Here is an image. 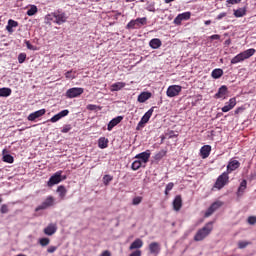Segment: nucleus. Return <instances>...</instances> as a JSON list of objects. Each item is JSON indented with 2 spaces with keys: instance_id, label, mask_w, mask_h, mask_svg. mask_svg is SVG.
<instances>
[{
  "instance_id": "obj_2",
  "label": "nucleus",
  "mask_w": 256,
  "mask_h": 256,
  "mask_svg": "<svg viewBox=\"0 0 256 256\" xmlns=\"http://www.w3.org/2000/svg\"><path fill=\"white\" fill-rule=\"evenodd\" d=\"M213 231V222L206 223L202 228H200L194 235V241H203L211 235Z\"/></svg>"
},
{
  "instance_id": "obj_21",
  "label": "nucleus",
  "mask_w": 256,
  "mask_h": 256,
  "mask_svg": "<svg viewBox=\"0 0 256 256\" xmlns=\"http://www.w3.org/2000/svg\"><path fill=\"white\" fill-rule=\"evenodd\" d=\"M151 152L149 150L136 155V159H141L142 163H148Z\"/></svg>"
},
{
  "instance_id": "obj_28",
  "label": "nucleus",
  "mask_w": 256,
  "mask_h": 256,
  "mask_svg": "<svg viewBox=\"0 0 256 256\" xmlns=\"http://www.w3.org/2000/svg\"><path fill=\"white\" fill-rule=\"evenodd\" d=\"M98 147L100 149H107V147H109V139L105 138V137H101L98 140Z\"/></svg>"
},
{
  "instance_id": "obj_7",
  "label": "nucleus",
  "mask_w": 256,
  "mask_h": 256,
  "mask_svg": "<svg viewBox=\"0 0 256 256\" xmlns=\"http://www.w3.org/2000/svg\"><path fill=\"white\" fill-rule=\"evenodd\" d=\"M53 205H55V198H53V196H48L41 205L36 207L35 211H43L45 209H49V207H53Z\"/></svg>"
},
{
  "instance_id": "obj_56",
  "label": "nucleus",
  "mask_w": 256,
  "mask_h": 256,
  "mask_svg": "<svg viewBox=\"0 0 256 256\" xmlns=\"http://www.w3.org/2000/svg\"><path fill=\"white\" fill-rule=\"evenodd\" d=\"M165 153H166L165 151H162V152L156 154V159H161L162 157H165Z\"/></svg>"
},
{
  "instance_id": "obj_30",
  "label": "nucleus",
  "mask_w": 256,
  "mask_h": 256,
  "mask_svg": "<svg viewBox=\"0 0 256 256\" xmlns=\"http://www.w3.org/2000/svg\"><path fill=\"white\" fill-rule=\"evenodd\" d=\"M57 193L59 194L60 199H65V196L67 195V188H65L63 185H60L57 188Z\"/></svg>"
},
{
  "instance_id": "obj_33",
  "label": "nucleus",
  "mask_w": 256,
  "mask_h": 256,
  "mask_svg": "<svg viewBox=\"0 0 256 256\" xmlns=\"http://www.w3.org/2000/svg\"><path fill=\"white\" fill-rule=\"evenodd\" d=\"M246 189H247V180H242L238 188V195H240L241 193H244Z\"/></svg>"
},
{
  "instance_id": "obj_36",
  "label": "nucleus",
  "mask_w": 256,
  "mask_h": 256,
  "mask_svg": "<svg viewBox=\"0 0 256 256\" xmlns=\"http://www.w3.org/2000/svg\"><path fill=\"white\" fill-rule=\"evenodd\" d=\"M113 181V176L106 174L103 176V183L104 185L107 187V185H109V182Z\"/></svg>"
},
{
  "instance_id": "obj_38",
  "label": "nucleus",
  "mask_w": 256,
  "mask_h": 256,
  "mask_svg": "<svg viewBox=\"0 0 256 256\" xmlns=\"http://www.w3.org/2000/svg\"><path fill=\"white\" fill-rule=\"evenodd\" d=\"M86 109H88V111H96V109H99V111H101V107H99L95 104H88L86 106Z\"/></svg>"
},
{
  "instance_id": "obj_44",
  "label": "nucleus",
  "mask_w": 256,
  "mask_h": 256,
  "mask_svg": "<svg viewBox=\"0 0 256 256\" xmlns=\"http://www.w3.org/2000/svg\"><path fill=\"white\" fill-rule=\"evenodd\" d=\"M69 115V110H62L58 113V116H60V119H63V117H67Z\"/></svg>"
},
{
  "instance_id": "obj_40",
  "label": "nucleus",
  "mask_w": 256,
  "mask_h": 256,
  "mask_svg": "<svg viewBox=\"0 0 256 256\" xmlns=\"http://www.w3.org/2000/svg\"><path fill=\"white\" fill-rule=\"evenodd\" d=\"M39 243L42 247H47V245H49V243H50V240H49V238H41L39 240Z\"/></svg>"
},
{
  "instance_id": "obj_24",
  "label": "nucleus",
  "mask_w": 256,
  "mask_h": 256,
  "mask_svg": "<svg viewBox=\"0 0 256 256\" xmlns=\"http://www.w3.org/2000/svg\"><path fill=\"white\" fill-rule=\"evenodd\" d=\"M45 235H55L57 233V226L55 224H49L45 229H44Z\"/></svg>"
},
{
  "instance_id": "obj_46",
  "label": "nucleus",
  "mask_w": 256,
  "mask_h": 256,
  "mask_svg": "<svg viewBox=\"0 0 256 256\" xmlns=\"http://www.w3.org/2000/svg\"><path fill=\"white\" fill-rule=\"evenodd\" d=\"M248 223H249V225H255L256 217L255 216L248 217Z\"/></svg>"
},
{
  "instance_id": "obj_20",
  "label": "nucleus",
  "mask_w": 256,
  "mask_h": 256,
  "mask_svg": "<svg viewBox=\"0 0 256 256\" xmlns=\"http://www.w3.org/2000/svg\"><path fill=\"white\" fill-rule=\"evenodd\" d=\"M152 95L153 94L151 92H142L139 94L137 101L138 103H145V101H149V99H151Z\"/></svg>"
},
{
  "instance_id": "obj_25",
  "label": "nucleus",
  "mask_w": 256,
  "mask_h": 256,
  "mask_svg": "<svg viewBox=\"0 0 256 256\" xmlns=\"http://www.w3.org/2000/svg\"><path fill=\"white\" fill-rule=\"evenodd\" d=\"M15 27H19V22L13 19H9L8 24L6 26V31H8V33H13V28Z\"/></svg>"
},
{
  "instance_id": "obj_35",
  "label": "nucleus",
  "mask_w": 256,
  "mask_h": 256,
  "mask_svg": "<svg viewBox=\"0 0 256 256\" xmlns=\"http://www.w3.org/2000/svg\"><path fill=\"white\" fill-rule=\"evenodd\" d=\"M37 11H38L37 6L32 5L30 7V9H28V11H27L28 17H33V15H35L37 13Z\"/></svg>"
},
{
  "instance_id": "obj_49",
  "label": "nucleus",
  "mask_w": 256,
  "mask_h": 256,
  "mask_svg": "<svg viewBox=\"0 0 256 256\" xmlns=\"http://www.w3.org/2000/svg\"><path fill=\"white\" fill-rule=\"evenodd\" d=\"M210 39L212 41H219V39H221V35L214 34V35L210 36Z\"/></svg>"
},
{
  "instance_id": "obj_52",
  "label": "nucleus",
  "mask_w": 256,
  "mask_h": 256,
  "mask_svg": "<svg viewBox=\"0 0 256 256\" xmlns=\"http://www.w3.org/2000/svg\"><path fill=\"white\" fill-rule=\"evenodd\" d=\"M226 3H229V5H237V3H241V0H227Z\"/></svg>"
},
{
  "instance_id": "obj_32",
  "label": "nucleus",
  "mask_w": 256,
  "mask_h": 256,
  "mask_svg": "<svg viewBox=\"0 0 256 256\" xmlns=\"http://www.w3.org/2000/svg\"><path fill=\"white\" fill-rule=\"evenodd\" d=\"M11 93V88H0V97H9Z\"/></svg>"
},
{
  "instance_id": "obj_6",
  "label": "nucleus",
  "mask_w": 256,
  "mask_h": 256,
  "mask_svg": "<svg viewBox=\"0 0 256 256\" xmlns=\"http://www.w3.org/2000/svg\"><path fill=\"white\" fill-rule=\"evenodd\" d=\"M85 92V89L83 88H70L66 91V97L68 99H75L76 97H81V95H83V93Z\"/></svg>"
},
{
  "instance_id": "obj_14",
  "label": "nucleus",
  "mask_w": 256,
  "mask_h": 256,
  "mask_svg": "<svg viewBox=\"0 0 256 256\" xmlns=\"http://www.w3.org/2000/svg\"><path fill=\"white\" fill-rule=\"evenodd\" d=\"M241 167V163L238 160H230L227 165V170L225 173H233V171H237Z\"/></svg>"
},
{
  "instance_id": "obj_17",
  "label": "nucleus",
  "mask_w": 256,
  "mask_h": 256,
  "mask_svg": "<svg viewBox=\"0 0 256 256\" xmlns=\"http://www.w3.org/2000/svg\"><path fill=\"white\" fill-rule=\"evenodd\" d=\"M47 113V110L45 109H40L38 111H35L28 116V121H35V119H39V117H43Z\"/></svg>"
},
{
  "instance_id": "obj_43",
  "label": "nucleus",
  "mask_w": 256,
  "mask_h": 256,
  "mask_svg": "<svg viewBox=\"0 0 256 256\" xmlns=\"http://www.w3.org/2000/svg\"><path fill=\"white\" fill-rule=\"evenodd\" d=\"M0 213H2V215H5V213H9V206H7V204H3L0 208Z\"/></svg>"
},
{
  "instance_id": "obj_39",
  "label": "nucleus",
  "mask_w": 256,
  "mask_h": 256,
  "mask_svg": "<svg viewBox=\"0 0 256 256\" xmlns=\"http://www.w3.org/2000/svg\"><path fill=\"white\" fill-rule=\"evenodd\" d=\"M248 245H251V242L240 241L238 242V249H245Z\"/></svg>"
},
{
  "instance_id": "obj_11",
  "label": "nucleus",
  "mask_w": 256,
  "mask_h": 256,
  "mask_svg": "<svg viewBox=\"0 0 256 256\" xmlns=\"http://www.w3.org/2000/svg\"><path fill=\"white\" fill-rule=\"evenodd\" d=\"M182 87L180 85H171L166 91L167 97H177L181 93Z\"/></svg>"
},
{
  "instance_id": "obj_31",
  "label": "nucleus",
  "mask_w": 256,
  "mask_h": 256,
  "mask_svg": "<svg viewBox=\"0 0 256 256\" xmlns=\"http://www.w3.org/2000/svg\"><path fill=\"white\" fill-rule=\"evenodd\" d=\"M247 15V9L246 8H239L237 10H234V17H245Z\"/></svg>"
},
{
  "instance_id": "obj_45",
  "label": "nucleus",
  "mask_w": 256,
  "mask_h": 256,
  "mask_svg": "<svg viewBox=\"0 0 256 256\" xmlns=\"http://www.w3.org/2000/svg\"><path fill=\"white\" fill-rule=\"evenodd\" d=\"M61 119V116L59 115V114H56V115H54L51 119H50V121H51V123H57V121H59Z\"/></svg>"
},
{
  "instance_id": "obj_63",
  "label": "nucleus",
  "mask_w": 256,
  "mask_h": 256,
  "mask_svg": "<svg viewBox=\"0 0 256 256\" xmlns=\"http://www.w3.org/2000/svg\"><path fill=\"white\" fill-rule=\"evenodd\" d=\"M135 0H126V3H133Z\"/></svg>"
},
{
  "instance_id": "obj_57",
  "label": "nucleus",
  "mask_w": 256,
  "mask_h": 256,
  "mask_svg": "<svg viewBox=\"0 0 256 256\" xmlns=\"http://www.w3.org/2000/svg\"><path fill=\"white\" fill-rule=\"evenodd\" d=\"M26 47H27V49H30L31 51L35 50V48L33 47V45H31V43L29 41L26 42Z\"/></svg>"
},
{
  "instance_id": "obj_42",
  "label": "nucleus",
  "mask_w": 256,
  "mask_h": 256,
  "mask_svg": "<svg viewBox=\"0 0 256 256\" xmlns=\"http://www.w3.org/2000/svg\"><path fill=\"white\" fill-rule=\"evenodd\" d=\"M25 59H27V54L25 53H20L18 55V63H25Z\"/></svg>"
},
{
  "instance_id": "obj_50",
  "label": "nucleus",
  "mask_w": 256,
  "mask_h": 256,
  "mask_svg": "<svg viewBox=\"0 0 256 256\" xmlns=\"http://www.w3.org/2000/svg\"><path fill=\"white\" fill-rule=\"evenodd\" d=\"M71 131V125H66L62 129V133H69Z\"/></svg>"
},
{
  "instance_id": "obj_53",
  "label": "nucleus",
  "mask_w": 256,
  "mask_h": 256,
  "mask_svg": "<svg viewBox=\"0 0 256 256\" xmlns=\"http://www.w3.org/2000/svg\"><path fill=\"white\" fill-rule=\"evenodd\" d=\"M223 17H227V13H226V12L220 13V14L216 17V19H217L218 21H221V19H223Z\"/></svg>"
},
{
  "instance_id": "obj_3",
  "label": "nucleus",
  "mask_w": 256,
  "mask_h": 256,
  "mask_svg": "<svg viewBox=\"0 0 256 256\" xmlns=\"http://www.w3.org/2000/svg\"><path fill=\"white\" fill-rule=\"evenodd\" d=\"M256 50L255 48L247 49L235 57H233L230 61L231 65H237V63H242V61H245V59H250V57H253L255 55Z\"/></svg>"
},
{
  "instance_id": "obj_12",
  "label": "nucleus",
  "mask_w": 256,
  "mask_h": 256,
  "mask_svg": "<svg viewBox=\"0 0 256 256\" xmlns=\"http://www.w3.org/2000/svg\"><path fill=\"white\" fill-rule=\"evenodd\" d=\"M189 19H191V12H184L177 15V17L174 19V23L175 25H181V22L189 21Z\"/></svg>"
},
{
  "instance_id": "obj_5",
  "label": "nucleus",
  "mask_w": 256,
  "mask_h": 256,
  "mask_svg": "<svg viewBox=\"0 0 256 256\" xmlns=\"http://www.w3.org/2000/svg\"><path fill=\"white\" fill-rule=\"evenodd\" d=\"M143 25H147V17L137 18L135 20H131L127 25L126 29H139L143 27Z\"/></svg>"
},
{
  "instance_id": "obj_26",
  "label": "nucleus",
  "mask_w": 256,
  "mask_h": 256,
  "mask_svg": "<svg viewBox=\"0 0 256 256\" xmlns=\"http://www.w3.org/2000/svg\"><path fill=\"white\" fill-rule=\"evenodd\" d=\"M149 45H150L151 49H159V47H161V45H163V43L161 42V39L153 38L152 40H150Z\"/></svg>"
},
{
  "instance_id": "obj_64",
  "label": "nucleus",
  "mask_w": 256,
  "mask_h": 256,
  "mask_svg": "<svg viewBox=\"0 0 256 256\" xmlns=\"http://www.w3.org/2000/svg\"><path fill=\"white\" fill-rule=\"evenodd\" d=\"M165 195H169V191H167V189H165Z\"/></svg>"
},
{
  "instance_id": "obj_19",
  "label": "nucleus",
  "mask_w": 256,
  "mask_h": 256,
  "mask_svg": "<svg viewBox=\"0 0 256 256\" xmlns=\"http://www.w3.org/2000/svg\"><path fill=\"white\" fill-rule=\"evenodd\" d=\"M121 121H123V116H118V117L113 118V119L108 123L107 129H108L109 131H113V128H114V127H117V125H119V123H121Z\"/></svg>"
},
{
  "instance_id": "obj_34",
  "label": "nucleus",
  "mask_w": 256,
  "mask_h": 256,
  "mask_svg": "<svg viewBox=\"0 0 256 256\" xmlns=\"http://www.w3.org/2000/svg\"><path fill=\"white\" fill-rule=\"evenodd\" d=\"M141 165H142L141 160H135V161L132 163V165H131V169H132L133 171H138V169H141Z\"/></svg>"
},
{
  "instance_id": "obj_59",
  "label": "nucleus",
  "mask_w": 256,
  "mask_h": 256,
  "mask_svg": "<svg viewBox=\"0 0 256 256\" xmlns=\"http://www.w3.org/2000/svg\"><path fill=\"white\" fill-rule=\"evenodd\" d=\"M240 111H241V108H237V109L235 110V114H236V115L239 114Z\"/></svg>"
},
{
  "instance_id": "obj_62",
  "label": "nucleus",
  "mask_w": 256,
  "mask_h": 256,
  "mask_svg": "<svg viewBox=\"0 0 256 256\" xmlns=\"http://www.w3.org/2000/svg\"><path fill=\"white\" fill-rule=\"evenodd\" d=\"M61 179H62V181H65V179H67V176H65V175L62 176V175H61Z\"/></svg>"
},
{
  "instance_id": "obj_10",
  "label": "nucleus",
  "mask_w": 256,
  "mask_h": 256,
  "mask_svg": "<svg viewBox=\"0 0 256 256\" xmlns=\"http://www.w3.org/2000/svg\"><path fill=\"white\" fill-rule=\"evenodd\" d=\"M224 203L221 201H216L211 204V206L207 209V211L204 214V217H211V215L217 211V209H220V207H223Z\"/></svg>"
},
{
  "instance_id": "obj_15",
  "label": "nucleus",
  "mask_w": 256,
  "mask_h": 256,
  "mask_svg": "<svg viewBox=\"0 0 256 256\" xmlns=\"http://www.w3.org/2000/svg\"><path fill=\"white\" fill-rule=\"evenodd\" d=\"M235 105H237V99L231 98L228 102H226L225 106L222 107V112L229 113V111H231V109L235 108Z\"/></svg>"
},
{
  "instance_id": "obj_55",
  "label": "nucleus",
  "mask_w": 256,
  "mask_h": 256,
  "mask_svg": "<svg viewBox=\"0 0 256 256\" xmlns=\"http://www.w3.org/2000/svg\"><path fill=\"white\" fill-rule=\"evenodd\" d=\"M141 253H142L141 250H135L129 256H141Z\"/></svg>"
},
{
  "instance_id": "obj_61",
  "label": "nucleus",
  "mask_w": 256,
  "mask_h": 256,
  "mask_svg": "<svg viewBox=\"0 0 256 256\" xmlns=\"http://www.w3.org/2000/svg\"><path fill=\"white\" fill-rule=\"evenodd\" d=\"M211 23V20H206L205 25H209Z\"/></svg>"
},
{
  "instance_id": "obj_23",
  "label": "nucleus",
  "mask_w": 256,
  "mask_h": 256,
  "mask_svg": "<svg viewBox=\"0 0 256 256\" xmlns=\"http://www.w3.org/2000/svg\"><path fill=\"white\" fill-rule=\"evenodd\" d=\"M200 154H201L202 159H207V157H209V155H211V146L210 145H204L200 149Z\"/></svg>"
},
{
  "instance_id": "obj_47",
  "label": "nucleus",
  "mask_w": 256,
  "mask_h": 256,
  "mask_svg": "<svg viewBox=\"0 0 256 256\" xmlns=\"http://www.w3.org/2000/svg\"><path fill=\"white\" fill-rule=\"evenodd\" d=\"M175 137H179V134H175V131L171 130V131L168 133V138H169V139H174Z\"/></svg>"
},
{
  "instance_id": "obj_13",
  "label": "nucleus",
  "mask_w": 256,
  "mask_h": 256,
  "mask_svg": "<svg viewBox=\"0 0 256 256\" xmlns=\"http://www.w3.org/2000/svg\"><path fill=\"white\" fill-rule=\"evenodd\" d=\"M150 255H159L161 253V245L158 242H151L148 246Z\"/></svg>"
},
{
  "instance_id": "obj_41",
  "label": "nucleus",
  "mask_w": 256,
  "mask_h": 256,
  "mask_svg": "<svg viewBox=\"0 0 256 256\" xmlns=\"http://www.w3.org/2000/svg\"><path fill=\"white\" fill-rule=\"evenodd\" d=\"M141 201H143V197L141 196L134 197L132 200V205H139L141 204Z\"/></svg>"
},
{
  "instance_id": "obj_48",
  "label": "nucleus",
  "mask_w": 256,
  "mask_h": 256,
  "mask_svg": "<svg viewBox=\"0 0 256 256\" xmlns=\"http://www.w3.org/2000/svg\"><path fill=\"white\" fill-rule=\"evenodd\" d=\"M57 251V246H49L47 253H55Z\"/></svg>"
},
{
  "instance_id": "obj_22",
  "label": "nucleus",
  "mask_w": 256,
  "mask_h": 256,
  "mask_svg": "<svg viewBox=\"0 0 256 256\" xmlns=\"http://www.w3.org/2000/svg\"><path fill=\"white\" fill-rule=\"evenodd\" d=\"M143 247V240L137 238L135 241H133L129 247L130 251H133L136 249V251H139Z\"/></svg>"
},
{
  "instance_id": "obj_27",
  "label": "nucleus",
  "mask_w": 256,
  "mask_h": 256,
  "mask_svg": "<svg viewBox=\"0 0 256 256\" xmlns=\"http://www.w3.org/2000/svg\"><path fill=\"white\" fill-rule=\"evenodd\" d=\"M127 85L125 82H116L111 85L110 91L115 92V91H121Z\"/></svg>"
},
{
  "instance_id": "obj_8",
  "label": "nucleus",
  "mask_w": 256,
  "mask_h": 256,
  "mask_svg": "<svg viewBox=\"0 0 256 256\" xmlns=\"http://www.w3.org/2000/svg\"><path fill=\"white\" fill-rule=\"evenodd\" d=\"M61 175H63L62 170L55 172L47 182L48 187H53V185H58V183H61V181H63V179H61Z\"/></svg>"
},
{
  "instance_id": "obj_37",
  "label": "nucleus",
  "mask_w": 256,
  "mask_h": 256,
  "mask_svg": "<svg viewBox=\"0 0 256 256\" xmlns=\"http://www.w3.org/2000/svg\"><path fill=\"white\" fill-rule=\"evenodd\" d=\"M3 161L5 163H13V161H15V159L13 158V156H11V154H6L3 156Z\"/></svg>"
},
{
  "instance_id": "obj_16",
  "label": "nucleus",
  "mask_w": 256,
  "mask_h": 256,
  "mask_svg": "<svg viewBox=\"0 0 256 256\" xmlns=\"http://www.w3.org/2000/svg\"><path fill=\"white\" fill-rule=\"evenodd\" d=\"M228 93V88L226 85H222L219 89L218 92L214 95L215 99H225L227 97Z\"/></svg>"
},
{
  "instance_id": "obj_9",
  "label": "nucleus",
  "mask_w": 256,
  "mask_h": 256,
  "mask_svg": "<svg viewBox=\"0 0 256 256\" xmlns=\"http://www.w3.org/2000/svg\"><path fill=\"white\" fill-rule=\"evenodd\" d=\"M153 108H150L141 118L140 122L137 125V131H139V129H143V127H145L146 123H149V120L151 119L152 115H153Z\"/></svg>"
},
{
  "instance_id": "obj_1",
  "label": "nucleus",
  "mask_w": 256,
  "mask_h": 256,
  "mask_svg": "<svg viewBox=\"0 0 256 256\" xmlns=\"http://www.w3.org/2000/svg\"><path fill=\"white\" fill-rule=\"evenodd\" d=\"M67 14L61 10H56L45 16L46 23H55L56 25H63L67 23Z\"/></svg>"
},
{
  "instance_id": "obj_60",
  "label": "nucleus",
  "mask_w": 256,
  "mask_h": 256,
  "mask_svg": "<svg viewBox=\"0 0 256 256\" xmlns=\"http://www.w3.org/2000/svg\"><path fill=\"white\" fill-rule=\"evenodd\" d=\"M175 0H164L165 3H173Z\"/></svg>"
},
{
  "instance_id": "obj_29",
  "label": "nucleus",
  "mask_w": 256,
  "mask_h": 256,
  "mask_svg": "<svg viewBox=\"0 0 256 256\" xmlns=\"http://www.w3.org/2000/svg\"><path fill=\"white\" fill-rule=\"evenodd\" d=\"M211 77L213 79H221V77H223V69L221 68L214 69L211 73Z\"/></svg>"
},
{
  "instance_id": "obj_4",
  "label": "nucleus",
  "mask_w": 256,
  "mask_h": 256,
  "mask_svg": "<svg viewBox=\"0 0 256 256\" xmlns=\"http://www.w3.org/2000/svg\"><path fill=\"white\" fill-rule=\"evenodd\" d=\"M227 183H229V174L224 172L216 179L214 189H218L220 191V189H223Z\"/></svg>"
},
{
  "instance_id": "obj_18",
  "label": "nucleus",
  "mask_w": 256,
  "mask_h": 256,
  "mask_svg": "<svg viewBox=\"0 0 256 256\" xmlns=\"http://www.w3.org/2000/svg\"><path fill=\"white\" fill-rule=\"evenodd\" d=\"M172 205L174 211H181V207H183V198H181V195H177L174 198Z\"/></svg>"
},
{
  "instance_id": "obj_51",
  "label": "nucleus",
  "mask_w": 256,
  "mask_h": 256,
  "mask_svg": "<svg viewBox=\"0 0 256 256\" xmlns=\"http://www.w3.org/2000/svg\"><path fill=\"white\" fill-rule=\"evenodd\" d=\"M175 187V184L173 182H170L166 185V191H171Z\"/></svg>"
},
{
  "instance_id": "obj_54",
  "label": "nucleus",
  "mask_w": 256,
  "mask_h": 256,
  "mask_svg": "<svg viewBox=\"0 0 256 256\" xmlns=\"http://www.w3.org/2000/svg\"><path fill=\"white\" fill-rule=\"evenodd\" d=\"M73 73V71H68V72H66L65 73V77H66V79H75V77L74 76H71V74Z\"/></svg>"
},
{
  "instance_id": "obj_58",
  "label": "nucleus",
  "mask_w": 256,
  "mask_h": 256,
  "mask_svg": "<svg viewBox=\"0 0 256 256\" xmlns=\"http://www.w3.org/2000/svg\"><path fill=\"white\" fill-rule=\"evenodd\" d=\"M101 256H111V252H109V250H105L102 252Z\"/></svg>"
}]
</instances>
